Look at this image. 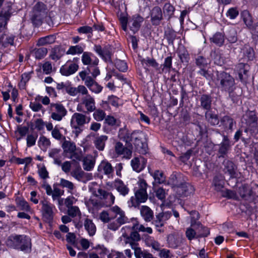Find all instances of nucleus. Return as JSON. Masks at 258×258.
<instances>
[{
  "label": "nucleus",
  "instance_id": "5",
  "mask_svg": "<svg viewBox=\"0 0 258 258\" xmlns=\"http://www.w3.org/2000/svg\"><path fill=\"white\" fill-rule=\"evenodd\" d=\"M217 136L219 137H222L223 139L222 142L218 144L219 147L218 150V158L225 157L231 148V142L227 136L224 135H222L218 131H217Z\"/></svg>",
  "mask_w": 258,
  "mask_h": 258
},
{
  "label": "nucleus",
  "instance_id": "32",
  "mask_svg": "<svg viewBox=\"0 0 258 258\" xmlns=\"http://www.w3.org/2000/svg\"><path fill=\"white\" fill-rule=\"evenodd\" d=\"M98 62V59L97 58H95V59L92 61L91 64L88 66L87 69L85 70L87 71L88 74H91L94 78H96V77L100 74L99 69L98 67H97Z\"/></svg>",
  "mask_w": 258,
  "mask_h": 258
},
{
  "label": "nucleus",
  "instance_id": "12",
  "mask_svg": "<svg viewBox=\"0 0 258 258\" xmlns=\"http://www.w3.org/2000/svg\"><path fill=\"white\" fill-rule=\"evenodd\" d=\"M222 165L223 166L222 168L223 171L225 174L228 175L230 178L236 177L237 167L233 162L225 159L223 161Z\"/></svg>",
  "mask_w": 258,
  "mask_h": 258
},
{
  "label": "nucleus",
  "instance_id": "62",
  "mask_svg": "<svg viewBox=\"0 0 258 258\" xmlns=\"http://www.w3.org/2000/svg\"><path fill=\"white\" fill-rule=\"evenodd\" d=\"M196 63L201 69H203L207 67L208 61L207 59L202 56H198L196 59Z\"/></svg>",
  "mask_w": 258,
  "mask_h": 258
},
{
  "label": "nucleus",
  "instance_id": "8",
  "mask_svg": "<svg viewBox=\"0 0 258 258\" xmlns=\"http://www.w3.org/2000/svg\"><path fill=\"white\" fill-rule=\"evenodd\" d=\"M249 66L245 63L241 62L237 64L235 70L238 74V77L242 82H246L247 81L249 75Z\"/></svg>",
  "mask_w": 258,
  "mask_h": 258
},
{
  "label": "nucleus",
  "instance_id": "45",
  "mask_svg": "<svg viewBox=\"0 0 258 258\" xmlns=\"http://www.w3.org/2000/svg\"><path fill=\"white\" fill-rule=\"evenodd\" d=\"M45 17L40 15L31 12L30 20L34 26L38 27L40 26Z\"/></svg>",
  "mask_w": 258,
  "mask_h": 258
},
{
  "label": "nucleus",
  "instance_id": "34",
  "mask_svg": "<svg viewBox=\"0 0 258 258\" xmlns=\"http://www.w3.org/2000/svg\"><path fill=\"white\" fill-rule=\"evenodd\" d=\"M114 185L117 191L122 196H125L128 194L129 188L120 179L116 180Z\"/></svg>",
  "mask_w": 258,
  "mask_h": 258
},
{
  "label": "nucleus",
  "instance_id": "60",
  "mask_svg": "<svg viewBox=\"0 0 258 258\" xmlns=\"http://www.w3.org/2000/svg\"><path fill=\"white\" fill-rule=\"evenodd\" d=\"M92 55H93V54L90 52H83L82 56V61L84 65L90 66L91 64L92 63V59L91 57Z\"/></svg>",
  "mask_w": 258,
  "mask_h": 258
},
{
  "label": "nucleus",
  "instance_id": "57",
  "mask_svg": "<svg viewBox=\"0 0 258 258\" xmlns=\"http://www.w3.org/2000/svg\"><path fill=\"white\" fill-rule=\"evenodd\" d=\"M95 161L88 158H85L83 160V166L85 170L91 171L94 167Z\"/></svg>",
  "mask_w": 258,
  "mask_h": 258
},
{
  "label": "nucleus",
  "instance_id": "26",
  "mask_svg": "<svg viewBox=\"0 0 258 258\" xmlns=\"http://www.w3.org/2000/svg\"><path fill=\"white\" fill-rule=\"evenodd\" d=\"M200 107L204 110L208 111L211 109L212 98L208 94H203L199 99Z\"/></svg>",
  "mask_w": 258,
  "mask_h": 258
},
{
  "label": "nucleus",
  "instance_id": "19",
  "mask_svg": "<svg viewBox=\"0 0 258 258\" xmlns=\"http://www.w3.org/2000/svg\"><path fill=\"white\" fill-rule=\"evenodd\" d=\"M111 211L116 215V221L119 225L129 222V219L125 216L124 212L118 206H114Z\"/></svg>",
  "mask_w": 258,
  "mask_h": 258
},
{
  "label": "nucleus",
  "instance_id": "20",
  "mask_svg": "<svg viewBox=\"0 0 258 258\" xmlns=\"http://www.w3.org/2000/svg\"><path fill=\"white\" fill-rule=\"evenodd\" d=\"M98 171L108 177L112 176L114 171V168L111 164L107 161H102L98 167Z\"/></svg>",
  "mask_w": 258,
  "mask_h": 258
},
{
  "label": "nucleus",
  "instance_id": "21",
  "mask_svg": "<svg viewBox=\"0 0 258 258\" xmlns=\"http://www.w3.org/2000/svg\"><path fill=\"white\" fill-rule=\"evenodd\" d=\"M247 127L244 130V132L247 133L248 132L250 134L258 132V126L256 117L254 115L249 116L248 119H246Z\"/></svg>",
  "mask_w": 258,
  "mask_h": 258
},
{
  "label": "nucleus",
  "instance_id": "25",
  "mask_svg": "<svg viewBox=\"0 0 258 258\" xmlns=\"http://www.w3.org/2000/svg\"><path fill=\"white\" fill-rule=\"evenodd\" d=\"M66 92L71 96H76L78 94L85 95L88 93V90L83 85H79L77 87H66Z\"/></svg>",
  "mask_w": 258,
  "mask_h": 258
},
{
  "label": "nucleus",
  "instance_id": "18",
  "mask_svg": "<svg viewBox=\"0 0 258 258\" xmlns=\"http://www.w3.org/2000/svg\"><path fill=\"white\" fill-rule=\"evenodd\" d=\"M11 15V7L9 5L6 8H3L0 13V31L5 28Z\"/></svg>",
  "mask_w": 258,
  "mask_h": 258
},
{
  "label": "nucleus",
  "instance_id": "28",
  "mask_svg": "<svg viewBox=\"0 0 258 258\" xmlns=\"http://www.w3.org/2000/svg\"><path fill=\"white\" fill-rule=\"evenodd\" d=\"M191 226L196 230L197 238L207 237L210 234L208 228L204 227L200 222L192 224Z\"/></svg>",
  "mask_w": 258,
  "mask_h": 258
},
{
  "label": "nucleus",
  "instance_id": "46",
  "mask_svg": "<svg viewBox=\"0 0 258 258\" xmlns=\"http://www.w3.org/2000/svg\"><path fill=\"white\" fill-rule=\"evenodd\" d=\"M241 17L245 24L251 31V28L254 27L252 25V20L251 15L247 11H243L241 13Z\"/></svg>",
  "mask_w": 258,
  "mask_h": 258
},
{
  "label": "nucleus",
  "instance_id": "24",
  "mask_svg": "<svg viewBox=\"0 0 258 258\" xmlns=\"http://www.w3.org/2000/svg\"><path fill=\"white\" fill-rule=\"evenodd\" d=\"M205 116L206 121L212 126L217 125L219 123L218 114L211 109L206 111Z\"/></svg>",
  "mask_w": 258,
  "mask_h": 258
},
{
  "label": "nucleus",
  "instance_id": "1",
  "mask_svg": "<svg viewBox=\"0 0 258 258\" xmlns=\"http://www.w3.org/2000/svg\"><path fill=\"white\" fill-rule=\"evenodd\" d=\"M8 246L25 252H30L31 249V240L25 235H12L10 236L7 241Z\"/></svg>",
  "mask_w": 258,
  "mask_h": 258
},
{
  "label": "nucleus",
  "instance_id": "59",
  "mask_svg": "<svg viewBox=\"0 0 258 258\" xmlns=\"http://www.w3.org/2000/svg\"><path fill=\"white\" fill-rule=\"evenodd\" d=\"M242 132L241 130H239L236 131L235 133L234 136V139L235 142H237L239 139H241L242 142L244 143V144H247L249 142V139L250 137V136H248V137L245 138L242 136Z\"/></svg>",
  "mask_w": 258,
  "mask_h": 258
},
{
  "label": "nucleus",
  "instance_id": "22",
  "mask_svg": "<svg viewBox=\"0 0 258 258\" xmlns=\"http://www.w3.org/2000/svg\"><path fill=\"white\" fill-rule=\"evenodd\" d=\"M64 141L62 144V148L63 151V155L66 157H69L71 154H73L76 151V146L75 143L66 140L64 138Z\"/></svg>",
  "mask_w": 258,
  "mask_h": 258
},
{
  "label": "nucleus",
  "instance_id": "53",
  "mask_svg": "<svg viewBox=\"0 0 258 258\" xmlns=\"http://www.w3.org/2000/svg\"><path fill=\"white\" fill-rule=\"evenodd\" d=\"M141 62L143 66L145 64L147 66H151L156 69H157L159 66V64L153 58L147 57L145 58H142L141 59Z\"/></svg>",
  "mask_w": 258,
  "mask_h": 258
},
{
  "label": "nucleus",
  "instance_id": "16",
  "mask_svg": "<svg viewBox=\"0 0 258 258\" xmlns=\"http://www.w3.org/2000/svg\"><path fill=\"white\" fill-rule=\"evenodd\" d=\"M147 160L141 156L134 158L131 162L133 169L137 172L142 171L145 168Z\"/></svg>",
  "mask_w": 258,
  "mask_h": 258
},
{
  "label": "nucleus",
  "instance_id": "49",
  "mask_svg": "<svg viewBox=\"0 0 258 258\" xmlns=\"http://www.w3.org/2000/svg\"><path fill=\"white\" fill-rule=\"evenodd\" d=\"M162 73H169L172 68V57L168 56L165 58L163 64L161 65Z\"/></svg>",
  "mask_w": 258,
  "mask_h": 258
},
{
  "label": "nucleus",
  "instance_id": "39",
  "mask_svg": "<svg viewBox=\"0 0 258 258\" xmlns=\"http://www.w3.org/2000/svg\"><path fill=\"white\" fill-rule=\"evenodd\" d=\"M169 181L175 190L184 182L182 176L176 174H172L170 176Z\"/></svg>",
  "mask_w": 258,
  "mask_h": 258
},
{
  "label": "nucleus",
  "instance_id": "17",
  "mask_svg": "<svg viewBox=\"0 0 258 258\" xmlns=\"http://www.w3.org/2000/svg\"><path fill=\"white\" fill-rule=\"evenodd\" d=\"M138 133V132L134 131L130 133L125 128H120L119 131L118 136L120 139L125 141L128 147H132L131 142L133 141L135 136Z\"/></svg>",
  "mask_w": 258,
  "mask_h": 258
},
{
  "label": "nucleus",
  "instance_id": "56",
  "mask_svg": "<svg viewBox=\"0 0 258 258\" xmlns=\"http://www.w3.org/2000/svg\"><path fill=\"white\" fill-rule=\"evenodd\" d=\"M152 223L155 225L157 228H158L157 230L159 232H163V230L161 229L160 228L162 227L164 225L165 222L159 214L156 215L155 219L153 220Z\"/></svg>",
  "mask_w": 258,
  "mask_h": 258
},
{
  "label": "nucleus",
  "instance_id": "30",
  "mask_svg": "<svg viewBox=\"0 0 258 258\" xmlns=\"http://www.w3.org/2000/svg\"><path fill=\"white\" fill-rule=\"evenodd\" d=\"M107 140L108 137L105 135L96 137L93 142L95 148L99 151H103Z\"/></svg>",
  "mask_w": 258,
  "mask_h": 258
},
{
  "label": "nucleus",
  "instance_id": "29",
  "mask_svg": "<svg viewBox=\"0 0 258 258\" xmlns=\"http://www.w3.org/2000/svg\"><path fill=\"white\" fill-rule=\"evenodd\" d=\"M140 213L144 220L149 222L151 221L154 217L153 211L147 206H142L140 209Z\"/></svg>",
  "mask_w": 258,
  "mask_h": 258
},
{
  "label": "nucleus",
  "instance_id": "15",
  "mask_svg": "<svg viewBox=\"0 0 258 258\" xmlns=\"http://www.w3.org/2000/svg\"><path fill=\"white\" fill-rule=\"evenodd\" d=\"M81 99L82 104L83 105L87 111V113H90L94 111L96 109L95 101L94 98L88 93L85 95Z\"/></svg>",
  "mask_w": 258,
  "mask_h": 258
},
{
  "label": "nucleus",
  "instance_id": "3",
  "mask_svg": "<svg viewBox=\"0 0 258 258\" xmlns=\"http://www.w3.org/2000/svg\"><path fill=\"white\" fill-rule=\"evenodd\" d=\"M216 81L219 88L222 91L230 92L235 89L234 78L228 73L225 72H217Z\"/></svg>",
  "mask_w": 258,
  "mask_h": 258
},
{
  "label": "nucleus",
  "instance_id": "44",
  "mask_svg": "<svg viewBox=\"0 0 258 258\" xmlns=\"http://www.w3.org/2000/svg\"><path fill=\"white\" fill-rule=\"evenodd\" d=\"M85 172L82 170L79 164L71 171V175L77 180L80 181L84 177Z\"/></svg>",
  "mask_w": 258,
  "mask_h": 258
},
{
  "label": "nucleus",
  "instance_id": "48",
  "mask_svg": "<svg viewBox=\"0 0 258 258\" xmlns=\"http://www.w3.org/2000/svg\"><path fill=\"white\" fill-rule=\"evenodd\" d=\"M132 230H136L138 232H147L149 234L152 233V229L151 227H145L143 225L139 224L138 221H136L133 223V225L131 227Z\"/></svg>",
  "mask_w": 258,
  "mask_h": 258
},
{
  "label": "nucleus",
  "instance_id": "61",
  "mask_svg": "<svg viewBox=\"0 0 258 258\" xmlns=\"http://www.w3.org/2000/svg\"><path fill=\"white\" fill-rule=\"evenodd\" d=\"M115 66L120 72H124L127 70L126 63L124 61L120 59H117L115 61Z\"/></svg>",
  "mask_w": 258,
  "mask_h": 258
},
{
  "label": "nucleus",
  "instance_id": "38",
  "mask_svg": "<svg viewBox=\"0 0 258 258\" xmlns=\"http://www.w3.org/2000/svg\"><path fill=\"white\" fill-rule=\"evenodd\" d=\"M48 52V50L45 47L35 48L31 52V54L37 59H41L44 58Z\"/></svg>",
  "mask_w": 258,
  "mask_h": 258
},
{
  "label": "nucleus",
  "instance_id": "37",
  "mask_svg": "<svg viewBox=\"0 0 258 258\" xmlns=\"http://www.w3.org/2000/svg\"><path fill=\"white\" fill-rule=\"evenodd\" d=\"M220 121L225 130H229L231 132L232 131L234 123L233 118L229 116L225 115L221 119Z\"/></svg>",
  "mask_w": 258,
  "mask_h": 258
},
{
  "label": "nucleus",
  "instance_id": "14",
  "mask_svg": "<svg viewBox=\"0 0 258 258\" xmlns=\"http://www.w3.org/2000/svg\"><path fill=\"white\" fill-rule=\"evenodd\" d=\"M151 21L153 25H159L163 20V13L161 9L158 6H155L150 12Z\"/></svg>",
  "mask_w": 258,
  "mask_h": 258
},
{
  "label": "nucleus",
  "instance_id": "35",
  "mask_svg": "<svg viewBox=\"0 0 258 258\" xmlns=\"http://www.w3.org/2000/svg\"><path fill=\"white\" fill-rule=\"evenodd\" d=\"M31 12L46 17L47 14L46 6L42 2H37L33 7Z\"/></svg>",
  "mask_w": 258,
  "mask_h": 258
},
{
  "label": "nucleus",
  "instance_id": "11",
  "mask_svg": "<svg viewBox=\"0 0 258 258\" xmlns=\"http://www.w3.org/2000/svg\"><path fill=\"white\" fill-rule=\"evenodd\" d=\"M78 69L79 66L77 63L69 60L60 67L59 72L62 76H69L75 74Z\"/></svg>",
  "mask_w": 258,
  "mask_h": 258
},
{
  "label": "nucleus",
  "instance_id": "54",
  "mask_svg": "<svg viewBox=\"0 0 258 258\" xmlns=\"http://www.w3.org/2000/svg\"><path fill=\"white\" fill-rule=\"evenodd\" d=\"M57 183H54L53 185V190L51 196H52V198L53 201L58 199V198H60L61 196H62L64 194V190L58 188L57 187Z\"/></svg>",
  "mask_w": 258,
  "mask_h": 258
},
{
  "label": "nucleus",
  "instance_id": "64",
  "mask_svg": "<svg viewBox=\"0 0 258 258\" xmlns=\"http://www.w3.org/2000/svg\"><path fill=\"white\" fill-rule=\"evenodd\" d=\"M105 112L101 109H95V112L93 113V117L94 119L98 121L103 120L105 118Z\"/></svg>",
  "mask_w": 258,
  "mask_h": 258
},
{
  "label": "nucleus",
  "instance_id": "50",
  "mask_svg": "<svg viewBox=\"0 0 258 258\" xmlns=\"http://www.w3.org/2000/svg\"><path fill=\"white\" fill-rule=\"evenodd\" d=\"M57 185L62 188H67L69 192H71L75 188V185L72 182L64 178H60L59 183Z\"/></svg>",
  "mask_w": 258,
  "mask_h": 258
},
{
  "label": "nucleus",
  "instance_id": "6",
  "mask_svg": "<svg viewBox=\"0 0 258 258\" xmlns=\"http://www.w3.org/2000/svg\"><path fill=\"white\" fill-rule=\"evenodd\" d=\"M41 212L43 218L46 222L50 223L54 217L53 208L54 206L46 200L41 201Z\"/></svg>",
  "mask_w": 258,
  "mask_h": 258
},
{
  "label": "nucleus",
  "instance_id": "33",
  "mask_svg": "<svg viewBox=\"0 0 258 258\" xmlns=\"http://www.w3.org/2000/svg\"><path fill=\"white\" fill-rule=\"evenodd\" d=\"M56 36L54 35H49L39 38L37 41V46H44L53 44L55 42Z\"/></svg>",
  "mask_w": 258,
  "mask_h": 258
},
{
  "label": "nucleus",
  "instance_id": "23",
  "mask_svg": "<svg viewBox=\"0 0 258 258\" xmlns=\"http://www.w3.org/2000/svg\"><path fill=\"white\" fill-rule=\"evenodd\" d=\"M90 119V117H87L83 114L75 113L72 116L71 123H74L76 125L83 126L86 123L89 122Z\"/></svg>",
  "mask_w": 258,
  "mask_h": 258
},
{
  "label": "nucleus",
  "instance_id": "52",
  "mask_svg": "<svg viewBox=\"0 0 258 258\" xmlns=\"http://www.w3.org/2000/svg\"><path fill=\"white\" fill-rule=\"evenodd\" d=\"M178 55L182 62H187L189 59V55L187 51L183 47L179 48Z\"/></svg>",
  "mask_w": 258,
  "mask_h": 258
},
{
  "label": "nucleus",
  "instance_id": "27",
  "mask_svg": "<svg viewBox=\"0 0 258 258\" xmlns=\"http://www.w3.org/2000/svg\"><path fill=\"white\" fill-rule=\"evenodd\" d=\"M132 142H133L136 150L139 153L145 154L146 153L147 145L141 141V138L137 136V134L135 136L133 141Z\"/></svg>",
  "mask_w": 258,
  "mask_h": 258
},
{
  "label": "nucleus",
  "instance_id": "42",
  "mask_svg": "<svg viewBox=\"0 0 258 258\" xmlns=\"http://www.w3.org/2000/svg\"><path fill=\"white\" fill-rule=\"evenodd\" d=\"M243 57L247 60H252L254 58V51L253 49L247 45L245 46L242 50Z\"/></svg>",
  "mask_w": 258,
  "mask_h": 258
},
{
  "label": "nucleus",
  "instance_id": "4",
  "mask_svg": "<svg viewBox=\"0 0 258 258\" xmlns=\"http://www.w3.org/2000/svg\"><path fill=\"white\" fill-rule=\"evenodd\" d=\"M49 113H51V118L56 121H60L64 117L67 110L60 103H51L48 107Z\"/></svg>",
  "mask_w": 258,
  "mask_h": 258
},
{
  "label": "nucleus",
  "instance_id": "43",
  "mask_svg": "<svg viewBox=\"0 0 258 258\" xmlns=\"http://www.w3.org/2000/svg\"><path fill=\"white\" fill-rule=\"evenodd\" d=\"M84 227L90 236H93L96 232V227L92 221L88 218L85 219Z\"/></svg>",
  "mask_w": 258,
  "mask_h": 258
},
{
  "label": "nucleus",
  "instance_id": "55",
  "mask_svg": "<svg viewBox=\"0 0 258 258\" xmlns=\"http://www.w3.org/2000/svg\"><path fill=\"white\" fill-rule=\"evenodd\" d=\"M213 184L215 190L220 191L223 188L224 181L221 177L216 176L213 179Z\"/></svg>",
  "mask_w": 258,
  "mask_h": 258
},
{
  "label": "nucleus",
  "instance_id": "47",
  "mask_svg": "<svg viewBox=\"0 0 258 258\" xmlns=\"http://www.w3.org/2000/svg\"><path fill=\"white\" fill-rule=\"evenodd\" d=\"M226 37L230 43H233L236 42L237 40V35L236 30L233 28L229 29L226 32Z\"/></svg>",
  "mask_w": 258,
  "mask_h": 258
},
{
  "label": "nucleus",
  "instance_id": "2",
  "mask_svg": "<svg viewBox=\"0 0 258 258\" xmlns=\"http://www.w3.org/2000/svg\"><path fill=\"white\" fill-rule=\"evenodd\" d=\"M139 188L135 192V196L132 197L128 201L130 207H137L141 203L145 202L148 199L147 192V183L144 179H141L139 181Z\"/></svg>",
  "mask_w": 258,
  "mask_h": 258
},
{
  "label": "nucleus",
  "instance_id": "41",
  "mask_svg": "<svg viewBox=\"0 0 258 258\" xmlns=\"http://www.w3.org/2000/svg\"><path fill=\"white\" fill-rule=\"evenodd\" d=\"M98 193L101 199L108 200L107 202H108L109 204H113L114 203L115 197L112 193L107 192L102 189H98Z\"/></svg>",
  "mask_w": 258,
  "mask_h": 258
},
{
  "label": "nucleus",
  "instance_id": "10",
  "mask_svg": "<svg viewBox=\"0 0 258 258\" xmlns=\"http://www.w3.org/2000/svg\"><path fill=\"white\" fill-rule=\"evenodd\" d=\"M122 236L125 239L133 241H139L141 240V236L139 232L136 230H132L131 227L125 226L121 229Z\"/></svg>",
  "mask_w": 258,
  "mask_h": 258
},
{
  "label": "nucleus",
  "instance_id": "58",
  "mask_svg": "<svg viewBox=\"0 0 258 258\" xmlns=\"http://www.w3.org/2000/svg\"><path fill=\"white\" fill-rule=\"evenodd\" d=\"M83 47L79 45L76 46H71L67 52V54H81L83 52Z\"/></svg>",
  "mask_w": 258,
  "mask_h": 258
},
{
  "label": "nucleus",
  "instance_id": "7",
  "mask_svg": "<svg viewBox=\"0 0 258 258\" xmlns=\"http://www.w3.org/2000/svg\"><path fill=\"white\" fill-rule=\"evenodd\" d=\"M94 50L101 56L106 62H112L111 60V48L109 46H106L102 48L100 45H95Z\"/></svg>",
  "mask_w": 258,
  "mask_h": 258
},
{
  "label": "nucleus",
  "instance_id": "51",
  "mask_svg": "<svg viewBox=\"0 0 258 258\" xmlns=\"http://www.w3.org/2000/svg\"><path fill=\"white\" fill-rule=\"evenodd\" d=\"M211 40L213 42L220 46L223 45L224 42V35L220 32H217L215 33Z\"/></svg>",
  "mask_w": 258,
  "mask_h": 258
},
{
  "label": "nucleus",
  "instance_id": "31",
  "mask_svg": "<svg viewBox=\"0 0 258 258\" xmlns=\"http://www.w3.org/2000/svg\"><path fill=\"white\" fill-rule=\"evenodd\" d=\"M164 17L167 18L168 21L174 17V13L175 11V7L169 3H166L163 7Z\"/></svg>",
  "mask_w": 258,
  "mask_h": 258
},
{
  "label": "nucleus",
  "instance_id": "63",
  "mask_svg": "<svg viewBox=\"0 0 258 258\" xmlns=\"http://www.w3.org/2000/svg\"><path fill=\"white\" fill-rule=\"evenodd\" d=\"M153 177L155 181L158 183H163L165 181V177L163 176V172L159 170H156L155 171Z\"/></svg>",
  "mask_w": 258,
  "mask_h": 258
},
{
  "label": "nucleus",
  "instance_id": "13",
  "mask_svg": "<svg viewBox=\"0 0 258 258\" xmlns=\"http://www.w3.org/2000/svg\"><path fill=\"white\" fill-rule=\"evenodd\" d=\"M195 189L193 186L188 183L183 182L176 190L180 197H186L193 194Z\"/></svg>",
  "mask_w": 258,
  "mask_h": 258
},
{
  "label": "nucleus",
  "instance_id": "40",
  "mask_svg": "<svg viewBox=\"0 0 258 258\" xmlns=\"http://www.w3.org/2000/svg\"><path fill=\"white\" fill-rule=\"evenodd\" d=\"M87 71H83L79 73V76L82 81H84L85 85L89 88L95 81L91 76H88Z\"/></svg>",
  "mask_w": 258,
  "mask_h": 258
},
{
  "label": "nucleus",
  "instance_id": "36",
  "mask_svg": "<svg viewBox=\"0 0 258 258\" xmlns=\"http://www.w3.org/2000/svg\"><path fill=\"white\" fill-rule=\"evenodd\" d=\"M64 51L59 46H55L51 50L50 58L56 61L59 60L63 55Z\"/></svg>",
  "mask_w": 258,
  "mask_h": 258
},
{
  "label": "nucleus",
  "instance_id": "9",
  "mask_svg": "<svg viewBox=\"0 0 258 258\" xmlns=\"http://www.w3.org/2000/svg\"><path fill=\"white\" fill-rule=\"evenodd\" d=\"M144 20V18L138 14L133 15L128 20V26L130 30L133 33L135 34L139 30Z\"/></svg>",
  "mask_w": 258,
  "mask_h": 258
}]
</instances>
